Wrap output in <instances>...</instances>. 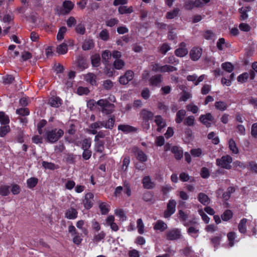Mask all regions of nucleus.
<instances>
[{
    "mask_svg": "<svg viewBox=\"0 0 257 257\" xmlns=\"http://www.w3.org/2000/svg\"><path fill=\"white\" fill-rule=\"evenodd\" d=\"M104 142L103 141H100L95 144V150L97 152L101 153L104 150Z\"/></svg>",
    "mask_w": 257,
    "mask_h": 257,
    "instance_id": "nucleus-56",
    "label": "nucleus"
},
{
    "mask_svg": "<svg viewBox=\"0 0 257 257\" xmlns=\"http://www.w3.org/2000/svg\"><path fill=\"white\" fill-rule=\"evenodd\" d=\"M68 50L67 45L63 43L57 47L56 52L59 54H65Z\"/></svg>",
    "mask_w": 257,
    "mask_h": 257,
    "instance_id": "nucleus-33",
    "label": "nucleus"
},
{
    "mask_svg": "<svg viewBox=\"0 0 257 257\" xmlns=\"http://www.w3.org/2000/svg\"><path fill=\"white\" fill-rule=\"evenodd\" d=\"M176 201L174 200H170L167 205V209L164 212V217H170L175 211Z\"/></svg>",
    "mask_w": 257,
    "mask_h": 257,
    "instance_id": "nucleus-9",
    "label": "nucleus"
},
{
    "mask_svg": "<svg viewBox=\"0 0 257 257\" xmlns=\"http://www.w3.org/2000/svg\"><path fill=\"white\" fill-rule=\"evenodd\" d=\"M38 183V179L36 177H31L27 179V187L29 189H33L35 187Z\"/></svg>",
    "mask_w": 257,
    "mask_h": 257,
    "instance_id": "nucleus-25",
    "label": "nucleus"
},
{
    "mask_svg": "<svg viewBox=\"0 0 257 257\" xmlns=\"http://www.w3.org/2000/svg\"><path fill=\"white\" fill-rule=\"evenodd\" d=\"M66 30L67 29L65 27H62L60 28L57 36V39L58 40L60 41L63 39L64 36L66 32Z\"/></svg>",
    "mask_w": 257,
    "mask_h": 257,
    "instance_id": "nucleus-51",
    "label": "nucleus"
},
{
    "mask_svg": "<svg viewBox=\"0 0 257 257\" xmlns=\"http://www.w3.org/2000/svg\"><path fill=\"white\" fill-rule=\"evenodd\" d=\"M208 138L210 140H212V143L214 144H218L219 142V139L217 137L215 136V134L214 132H211L208 135Z\"/></svg>",
    "mask_w": 257,
    "mask_h": 257,
    "instance_id": "nucleus-63",
    "label": "nucleus"
},
{
    "mask_svg": "<svg viewBox=\"0 0 257 257\" xmlns=\"http://www.w3.org/2000/svg\"><path fill=\"white\" fill-rule=\"evenodd\" d=\"M106 236L105 233L103 231H100L97 234H95L93 237V240L94 242L98 243L102 239H103Z\"/></svg>",
    "mask_w": 257,
    "mask_h": 257,
    "instance_id": "nucleus-43",
    "label": "nucleus"
},
{
    "mask_svg": "<svg viewBox=\"0 0 257 257\" xmlns=\"http://www.w3.org/2000/svg\"><path fill=\"white\" fill-rule=\"evenodd\" d=\"M76 32L80 35H83L85 33V28L84 25L79 24L75 28Z\"/></svg>",
    "mask_w": 257,
    "mask_h": 257,
    "instance_id": "nucleus-61",
    "label": "nucleus"
},
{
    "mask_svg": "<svg viewBox=\"0 0 257 257\" xmlns=\"http://www.w3.org/2000/svg\"><path fill=\"white\" fill-rule=\"evenodd\" d=\"M238 27L241 31L245 32H248L250 31L251 30L250 26L248 24L246 23H240Z\"/></svg>",
    "mask_w": 257,
    "mask_h": 257,
    "instance_id": "nucleus-60",
    "label": "nucleus"
},
{
    "mask_svg": "<svg viewBox=\"0 0 257 257\" xmlns=\"http://www.w3.org/2000/svg\"><path fill=\"white\" fill-rule=\"evenodd\" d=\"M233 213L230 210H226L221 215V218L224 221H228L232 218Z\"/></svg>",
    "mask_w": 257,
    "mask_h": 257,
    "instance_id": "nucleus-41",
    "label": "nucleus"
},
{
    "mask_svg": "<svg viewBox=\"0 0 257 257\" xmlns=\"http://www.w3.org/2000/svg\"><path fill=\"white\" fill-rule=\"evenodd\" d=\"M199 120L206 127H209L214 122V118L210 113H207L206 114L201 115Z\"/></svg>",
    "mask_w": 257,
    "mask_h": 257,
    "instance_id": "nucleus-5",
    "label": "nucleus"
},
{
    "mask_svg": "<svg viewBox=\"0 0 257 257\" xmlns=\"http://www.w3.org/2000/svg\"><path fill=\"white\" fill-rule=\"evenodd\" d=\"M133 153L136 159L140 162L144 163L147 161L148 157L143 150L138 147H135L133 149Z\"/></svg>",
    "mask_w": 257,
    "mask_h": 257,
    "instance_id": "nucleus-6",
    "label": "nucleus"
},
{
    "mask_svg": "<svg viewBox=\"0 0 257 257\" xmlns=\"http://www.w3.org/2000/svg\"><path fill=\"white\" fill-rule=\"evenodd\" d=\"M251 10V8L250 6H246L239 8L238 9V12L241 14L240 17V20L244 21L247 19L248 17L247 13L250 12Z\"/></svg>",
    "mask_w": 257,
    "mask_h": 257,
    "instance_id": "nucleus-16",
    "label": "nucleus"
},
{
    "mask_svg": "<svg viewBox=\"0 0 257 257\" xmlns=\"http://www.w3.org/2000/svg\"><path fill=\"white\" fill-rule=\"evenodd\" d=\"M143 187L146 189H152L154 187V183L152 182L149 176H145L142 180Z\"/></svg>",
    "mask_w": 257,
    "mask_h": 257,
    "instance_id": "nucleus-19",
    "label": "nucleus"
},
{
    "mask_svg": "<svg viewBox=\"0 0 257 257\" xmlns=\"http://www.w3.org/2000/svg\"><path fill=\"white\" fill-rule=\"evenodd\" d=\"M202 50L199 47H193L190 51V59L194 61L199 59L202 55Z\"/></svg>",
    "mask_w": 257,
    "mask_h": 257,
    "instance_id": "nucleus-8",
    "label": "nucleus"
},
{
    "mask_svg": "<svg viewBox=\"0 0 257 257\" xmlns=\"http://www.w3.org/2000/svg\"><path fill=\"white\" fill-rule=\"evenodd\" d=\"M86 81L90 83L92 85L96 84V76L93 73H88L85 76Z\"/></svg>",
    "mask_w": 257,
    "mask_h": 257,
    "instance_id": "nucleus-37",
    "label": "nucleus"
},
{
    "mask_svg": "<svg viewBox=\"0 0 257 257\" xmlns=\"http://www.w3.org/2000/svg\"><path fill=\"white\" fill-rule=\"evenodd\" d=\"M97 104L101 106V111L104 113L109 114L113 111L114 105L106 100L100 99L98 100Z\"/></svg>",
    "mask_w": 257,
    "mask_h": 257,
    "instance_id": "nucleus-4",
    "label": "nucleus"
},
{
    "mask_svg": "<svg viewBox=\"0 0 257 257\" xmlns=\"http://www.w3.org/2000/svg\"><path fill=\"white\" fill-rule=\"evenodd\" d=\"M3 79V83L5 84H11L15 81L14 77L11 75H7L6 76H4Z\"/></svg>",
    "mask_w": 257,
    "mask_h": 257,
    "instance_id": "nucleus-48",
    "label": "nucleus"
},
{
    "mask_svg": "<svg viewBox=\"0 0 257 257\" xmlns=\"http://www.w3.org/2000/svg\"><path fill=\"white\" fill-rule=\"evenodd\" d=\"M228 146L230 150L232 152V153L234 154H237L238 153V149L236 147L235 141L232 139H230L229 140Z\"/></svg>",
    "mask_w": 257,
    "mask_h": 257,
    "instance_id": "nucleus-26",
    "label": "nucleus"
},
{
    "mask_svg": "<svg viewBox=\"0 0 257 257\" xmlns=\"http://www.w3.org/2000/svg\"><path fill=\"white\" fill-rule=\"evenodd\" d=\"M155 144L157 146L161 147L165 144V139L162 136L157 137L155 139Z\"/></svg>",
    "mask_w": 257,
    "mask_h": 257,
    "instance_id": "nucleus-64",
    "label": "nucleus"
},
{
    "mask_svg": "<svg viewBox=\"0 0 257 257\" xmlns=\"http://www.w3.org/2000/svg\"><path fill=\"white\" fill-rule=\"evenodd\" d=\"M101 214L106 215L110 211V206L105 202H101L99 204Z\"/></svg>",
    "mask_w": 257,
    "mask_h": 257,
    "instance_id": "nucleus-21",
    "label": "nucleus"
},
{
    "mask_svg": "<svg viewBox=\"0 0 257 257\" xmlns=\"http://www.w3.org/2000/svg\"><path fill=\"white\" fill-rule=\"evenodd\" d=\"M74 4L70 1H65L63 3L64 10L62 11V14H68L74 8Z\"/></svg>",
    "mask_w": 257,
    "mask_h": 257,
    "instance_id": "nucleus-15",
    "label": "nucleus"
},
{
    "mask_svg": "<svg viewBox=\"0 0 257 257\" xmlns=\"http://www.w3.org/2000/svg\"><path fill=\"white\" fill-rule=\"evenodd\" d=\"M0 123L4 125H7L10 123L9 116L6 115L5 112L3 111H0Z\"/></svg>",
    "mask_w": 257,
    "mask_h": 257,
    "instance_id": "nucleus-28",
    "label": "nucleus"
},
{
    "mask_svg": "<svg viewBox=\"0 0 257 257\" xmlns=\"http://www.w3.org/2000/svg\"><path fill=\"white\" fill-rule=\"evenodd\" d=\"M137 228L139 234H143L144 233V224L141 218L137 220Z\"/></svg>",
    "mask_w": 257,
    "mask_h": 257,
    "instance_id": "nucleus-44",
    "label": "nucleus"
},
{
    "mask_svg": "<svg viewBox=\"0 0 257 257\" xmlns=\"http://www.w3.org/2000/svg\"><path fill=\"white\" fill-rule=\"evenodd\" d=\"M10 186L7 185H0V196L5 197L8 196L10 193Z\"/></svg>",
    "mask_w": 257,
    "mask_h": 257,
    "instance_id": "nucleus-24",
    "label": "nucleus"
},
{
    "mask_svg": "<svg viewBox=\"0 0 257 257\" xmlns=\"http://www.w3.org/2000/svg\"><path fill=\"white\" fill-rule=\"evenodd\" d=\"M123 187H124V193L127 197H130L132 195L131 184L127 180H124L123 181Z\"/></svg>",
    "mask_w": 257,
    "mask_h": 257,
    "instance_id": "nucleus-23",
    "label": "nucleus"
},
{
    "mask_svg": "<svg viewBox=\"0 0 257 257\" xmlns=\"http://www.w3.org/2000/svg\"><path fill=\"white\" fill-rule=\"evenodd\" d=\"M10 131V126L9 125H4L0 127V137H4Z\"/></svg>",
    "mask_w": 257,
    "mask_h": 257,
    "instance_id": "nucleus-52",
    "label": "nucleus"
},
{
    "mask_svg": "<svg viewBox=\"0 0 257 257\" xmlns=\"http://www.w3.org/2000/svg\"><path fill=\"white\" fill-rule=\"evenodd\" d=\"M163 77L161 74H156L152 76L149 80V84L153 86H158L162 81Z\"/></svg>",
    "mask_w": 257,
    "mask_h": 257,
    "instance_id": "nucleus-10",
    "label": "nucleus"
},
{
    "mask_svg": "<svg viewBox=\"0 0 257 257\" xmlns=\"http://www.w3.org/2000/svg\"><path fill=\"white\" fill-rule=\"evenodd\" d=\"M167 228V224L161 220H158L155 225L154 229L156 230H160V231H164Z\"/></svg>",
    "mask_w": 257,
    "mask_h": 257,
    "instance_id": "nucleus-20",
    "label": "nucleus"
},
{
    "mask_svg": "<svg viewBox=\"0 0 257 257\" xmlns=\"http://www.w3.org/2000/svg\"><path fill=\"white\" fill-rule=\"evenodd\" d=\"M198 200L204 205H207L209 203V199L207 195L203 193H200L198 196Z\"/></svg>",
    "mask_w": 257,
    "mask_h": 257,
    "instance_id": "nucleus-30",
    "label": "nucleus"
},
{
    "mask_svg": "<svg viewBox=\"0 0 257 257\" xmlns=\"http://www.w3.org/2000/svg\"><path fill=\"white\" fill-rule=\"evenodd\" d=\"M175 70H176L175 67L169 65L162 66L161 68V72H170Z\"/></svg>",
    "mask_w": 257,
    "mask_h": 257,
    "instance_id": "nucleus-53",
    "label": "nucleus"
},
{
    "mask_svg": "<svg viewBox=\"0 0 257 257\" xmlns=\"http://www.w3.org/2000/svg\"><path fill=\"white\" fill-rule=\"evenodd\" d=\"M247 222V219L246 218H243L239 223L238 228L239 231L241 233H244L246 231V223Z\"/></svg>",
    "mask_w": 257,
    "mask_h": 257,
    "instance_id": "nucleus-31",
    "label": "nucleus"
},
{
    "mask_svg": "<svg viewBox=\"0 0 257 257\" xmlns=\"http://www.w3.org/2000/svg\"><path fill=\"white\" fill-rule=\"evenodd\" d=\"M91 145V141L90 138H86L83 140L82 142V150H89Z\"/></svg>",
    "mask_w": 257,
    "mask_h": 257,
    "instance_id": "nucleus-40",
    "label": "nucleus"
},
{
    "mask_svg": "<svg viewBox=\"0 0 257 257\" xmlns=\"http://www.w3.org/2000/svg\"><path fill=\"white\" fill-rule=\"evenodd\" d=\"M115 121V117L114 115L111 116L106 122L107 128L112 130L113 127L114 122Z\"/></svg>",
    "mask_w": 257,
    "mask_h": 257,
    "instance_id": "nucleus-59",
    "label": "nucleus"
},
{
    "mask_svg": "<svg viewBox=\"0 0 257 257\" xmlns=\"http://www.w3.org/2000/svg\"><path fill=\"white\" fill-rule=\"evenodd\" d=\"M21 191L20 186L16 184H13L12 185L11 192L13 195L19 194Z\"/></svg>",
    "mask_w": 257,
    "mask_h": 257,
    "instance_id": "nucleus-58",
    "label": "nucleus"
},
{
    "mask_svg": "<svg viewBox=\"0 0 257 257\" xmlns=\"http://www.w3.org/2000/svg\"><path fill=\"white\" fill-rule=\"evenodd\" d=\"M177 238V229L169 230L167 233V239L172 240Z\"/></svg>",
    "mask_w": 257,
    "mask_h": 257,
    "instance_id": "nucleus-45",
    "label": "nucleus"
},
{
    "mask_svg": "<svg viewBox=\"0 0 257 257\" xmlns=\"http://www.w3.org/2000/svg\"><path fill=\"white\" fill-rule=\"evenodd\" d=\"M221 239V235L212 237L210 239L212 245H213L215 248L217 247L220 243Z\"/></svg>",
    "mask_w": 257,
    "mask_h": 257,
    "instance_id": "nucleus-46",
    "label": "nucleus"
},
{
    "mask_svg": "<svg viewBox=\"0 0 257 257\" xmlns=\"http://www.w3.org/2000/svg\"><path fill=\"white\" fill-rule=\"evenodd\" d=\"M78 212L75 208L70 207L65 213V217L69 219H75L77 217Z\"/></svg>",
    "mask_w": 257,
    "mask_h": 257,
    "instance_id": "nucleus-12",
    "label": "nucleus"
},
{
    "mask_svg": "<svg viewBox=\"0 0 257 257\" xmlns=\"http://www.w3.org/2000/svg\"><path fill=\"white\" fill-rule=\"evenodd\" d=\"M64 135V131L61 128H55L46 132V139L50 143L57 142Z\"/></svg>",
    "mask_w": 257,
    "mask_h": 257,
    "instance_id": "nucleus-1",
    "label": "nucleus"
},
{
    "mask_svg": "<svg viewBox=\"0 0 257 257\" xmlns=\"http://www.w3.org/2000/svg\"><path fill=\"white\" fill-rule=\"evenodd\" d=\"M118 130L124 133L137 132V128L128 124H119L118 126Z\"/></svg>",
    "mask_w": 257,
    "mask_h": 257,
    "instance_id": "nucleus-18",
    "label": "nucleus"
},
{
    "mask_svg": "<svg viewBox=\"0 0 257 257\" xmlns=\"http://www.w3.org/2000/svg\"><path fill=\"white\" fill-rule=\"evenodd\" d=\"M195 118L193 116H189L186 117L184 120V124L188 126L193 125Z\"/></svg>",
    "mask_w": 257,
    "mask_h": 257,
    "instance_id": "nucleus-62",
    "label": "nucleus"
},
{
    "mask_svg": "<svg viewBox=\"0 0 257 257\" xmlns=\"http://www.w3.org/2000/svg\"><path fill=\"white\" fill-rule=\"evenodd\" d=\"M111 56V54L109 50H106L104 51L101 54L103 63L105 64L107 63Z\"/></svg>",
    "mask_w": 257,
    "mask_h": 257,
    "instance_id": "nucleus-35",
    "label": "nucleus"
},
{
    "mask_svg": "<svg viewBox=\"0 0 257 257\" xmlns=\"http://www.w3.org/2000/svg\"><path fill=\"white\" fill-rule=\"evenodd\" d=\"M124 65V62L121 59H116L113 62V66L116 69H122Z\"/></svg>",
    "mask_w": 257,
    "mask_h": 257,
    "instance_id": "nucleus-47",
    "label": "nucleus"
},
{
    "mask_svg": "<svg viewBox=\"0 0 257 257\" xmlns=\"http://www.w3.org/2000/svg\"><path fill=\"white\" fill-rule=\"evenodd\" d=\"M42 165L45 169L50 170H54L58 168V166H56L54 163L44 161L42 162Z\"/></svg>",
    "mask_w": 257,
    "mask_h": 257,
    "instance_id": "nucleus-27",
    "label": "nucleus"
},
{
    "mask_svg": "<svg viewBox=\"0 0 257 257\" xmlns=\"http://www.w3.org/2000/svg\"><path fill=\"white\" fill-rule=\"evenodd\" d=\"M221 68L225 71L231 73L234 69V66L231 62H226L222 63Z\"/></svg>",
    "mask_w": 257,
    "mask_h": 257,
    "instance_id": "nucleus-29",
    "label": "nucleus"
},
{
    "mask_svg": "<svg viewBox=\"0 0 257 257\" xmlns=\"http://www.w3.org/2000/svg\"><path fill=\"white\" fill-rule=\"evenodd\" d=\"M92 65L94 67H98L100 64V58L98 54L92 56L91 58Z\"/></svg>",
    "mask_w": 257,
    "mask_h": 257,
    "instance_id": "nucleus-42",
    "label": "nucleus"
},
{
    "mask_svg": "<svg viewBox=\"0 0 257 257\" xmlns=\"http://www.w3.org/2000/svg\"><path fill=\"white\" fill-rule=\"evenodd\" d=\"M93 197L94 195L92 193L89 192L85 194L83 204L86 209H90L93 206Z\"/></svg>",
    "mask_w": 257,
    "mask_h": 257,
    "instance_id": "nucleus-7",
    "label": "nucleus"
},
{
    "mask_svg": "<svg viewBox=\"0 0 257 257\" xmlns=\"http://www.w3.org/2000/svg\"><path fill=\"white\" fill-rule=\"evenodd\" d=\"M179 178L180 180L183 182H187L190 181V182H192L194 181L193 177H190L187 173L185 172H182L180 174Z\"/></svg>",
    "mask_w": 257,
    "mask_h": 257,
    "instance_id": "nucleus-34",
    "label": "nucleus"
},
{
    "mask_svg": "<svg viewBox=\"0 0 257 257\" xmlns=\"http://www.w3.org/2000/svg\"><path fill=\"white\" fill-rule=\"evenodd\" d=\"M155 122L158 126L157 131L159 132L166 126L165 120L160 115L155 116Z\"/></svg>",
    "mask_w": 257,
    "mask_h": 257,
    "instance_id": "nucleus-13",
    "label": "nucleus"
},
{
    "mask_svg": "<svg viewBox=\"0 0 257 257\" xmlns=\"http://www.w3.org/2000/svg\"><path fill=\"white\" fill-rule=\"evenodd\" d=\"M63 100L60 97H49L48 103L53 107L58 108L62 104Z\"/></svg>",
    "mask_w": 257,
    "mask_h": 257,
    "instance_id": "nucleus-17",
    "label": "nucleus"
},
{
    "mask_svg": "<svg viewBox=\"0 0 257 257\" xmlns=\"http://www.w3.org/2000/svg\"><path fill=\"white\" fill-rule=\"evenodd\" d=\"M227 236L229 241V245L231 247L234 244V240L236 237V234L234 232H230L228 233Z\"/></svg>",
    "mask_w": 257,
    "mask_h": 257,
    "instance_id": "nucleus-50",
    "label": "nucleus"
},
{
    "mask_svg": "<svg viewBox=\"0 0 257 257\" xmlns=\"http://www.w3.org/2000/svg\"><path fill=\"white\" fill-rule=\"evenodd\" d=\"M118 13L121 14H128L133 12V8L132 6L127 7V6H120L118 9Z\"/></svg>",
    "mask_w": 257,
    "mask_h": 257,
    "instance_id": "nucleus-22",
    "label": "nucleus"
},
{
    "mask_svg": "<svg viewBox=\"0 0 257 257\" xmlns=\"http://www.w3.org/2000/svg\"><path fill=\"white\" fill-rule=\"evenodd\" d=\"M249 78V74L247 72H244L240 74L237 78L238 82L243 83L247 82Z\"/></svg>",
    "mask_w": 257,
    "mask_h": 257,
    "instance_id": "nucleus-38",
    "label": "nucleus"
},
{
    "mask_svg": "<svg viewBox=\"0 0 257 257\" xmlns=\"http://www.w3.org/2000/svg\"><path fill=\"white\" fill-rule=\"evenodd\" d=\"M76 157L77 156L73 153H68L65 158L66 162L69 164H74Z\"/></svg>",
    "mask_w": 257,
    "mask_h": 257,
    "instance_id": "nucleus-32",
    "label": "nucleus"
},
{
    "mask_svg": "<svg viewBox=\"0 0 257 257\" xmlns=\"http://www.w3.org/2000/svg\"><path fill=\"white\" fill-rule=\"evenodd\" d=\"M140 117L143 120V123L145 128L149 129L150 127L149 121L153 119L154 113L146 109H143L140 112Z\"/></svg>",
    "mask_w": 257,
    "mask_h": 257,
    "instance_id": "nucleus-2",
    "label": "nucleus"
},
{
    "mask_svg": "<svg viewBox=\"0 0 257 257\" xmlns=\"http://www.w3.org/2000/svg\"><path fill=\"white\" fill-rule=\"evenodd\" d=\"M99 38L105 41L108 40L109 39L108 31L106 29L102 30L99 34Z\"/></svg>",
    "mask_w": 257,
    "mask_h": 257,
    "instance_id": "nucleus-36",
    "label": "nucleus"
},
{
    "mask_svg": "<svg viewBox=\"0 0 257 257\" xmlns=\"http://www.w3.org/2000/svg\"><path fill=\"white\" fill-rule=\"evenodd\" d=\"M94 47V43L92 40H85L82 45V49L84 50H88Z\"/></svg>",
    "mask_w": 257,
    "mask_h": 257,
    "instance_id": "nucleus-39",
    "label": "nucleus"
},
{
    "mask_svg": "<svg viewBox=\"0 0 257 257\" xmlns=\"http://www.w3.org/2000/svg\"><path fill=\"white\" fill-rule=\"evenodd\" d=\"M153 194L151 192L147 191L143 194V199L146 202H151L152 200Z\"/></svg>",
    "mask_w": 257,
    "mask_h": 257,
    "instance_id": "nucleus-54",
    "label": "nucleus"
},
{
    "mask_svg": "<svg viewBox=\"0 0 257 257\" xmlns=\"http://www.w3.org/2000/svg\"><path fill=\"white\" fill-rule=\"evenodd\" d=\"M216 162L217 166L226 169H230L231 168L230 164L232 162V158L229 155H225L220 159H217Z\"/></svg>",
    "mask_w": 257,
    "mask_h": 257,
    "instance_id": "nucleus-3",
    "label": "nucleus"
},
{
    "mask_svg": "<svg viewBox=\"0 0 257 257\" xmlns=\"http://www.w3.org/2000/svg\"><path fill=\"white\" fill-rule=\"evenodd\" d=\"M204 75H201L198 77L196 74H194L193 75H188L187 77V80L189 81L193 82L195 85H197L204 80Z\"/></svg>",
    "mask_w": 257,
    "mask_h": 257,
    "instance_id": "nucleus-11",
    "label": "nucleus"
},
{
    "mask_svg": "<svg viewBox=\"0 0 257 257\" xmlns=\"http://www.w3.org/2000/svg\"><path fill=\"white\" fill-rule=\"evenodd\" d=\"M188 53V50L187 48L186 44L184 42H181L178 48V57H184Z\"/></svg>",
    "mask_w": 257,
    "mask_h": 257,
    "instance_id": "nucleus-14",
    "label": "nucleus"
},
{
    "mask_svg": "<svg viewBox=\"0 0 257 257\" xmlns=\"http://www.w3.org/2000/svg\"><path fill=\"white\" fill-rule=\"evenodd\" d=\"M215 107L220 110L223 111L226 109L227 105L223 101H217L215 104Z\"/></svg>",
    "mask_w": 257,
    "mask_h": 257,
    "instance_id": "nucleus-55",
    "label": "nucleus"
},
{
    "mask_svg": "<svg viewBox=\"0 0 257 257\" xmlns=\"http://www.w3.org/2000/svg\"><path fill=\"white\" fill-rule=\"evenodd\" d=\"M89 90L87 87L79 86L77 89V93L79 95H87Z\"/></svg>",
    "mask_w": 257,
    "mask_h": 257,
    "instance_id": "nucleus-57",
    "label": "nucleus"
},
{
    "mask_svg": "<svg viewBox=\"0 0 257 257\" xmlns=\"http://www.w3.org/2000/svg\"><path fill=\"white\" fill-rule=\"evenodd\" d=\"M16 113L22 116H27L29 115L30 111L28 108H20L16 110Z\"/></svg>",
    "mask_w": 257,
    "mask_h": 257,
    "instance_id": "nucleus-49",
    "label": "nucleus"
}]
</instances>
